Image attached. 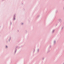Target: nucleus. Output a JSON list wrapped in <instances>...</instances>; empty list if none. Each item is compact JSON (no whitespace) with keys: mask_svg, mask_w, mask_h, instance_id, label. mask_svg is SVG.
Returning <instances> with one entry per match:
<instances>
[{"mask_svg":"<svg viewBox=\"0 0 64 64\" xmlns=\"http://www.w3.org/2000/svg\"><path fill=\"white\" fill-rule=\"evenodd\" d=\"M6 48H7V46H6Z\"/></svg>","mask_w":64,"mask_h":64,"instance_id":"1","label":"nucleus"}]
</instances>
